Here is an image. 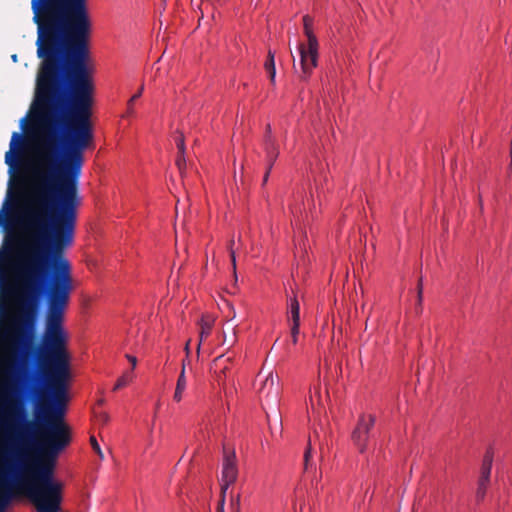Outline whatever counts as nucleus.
Masks as SVG:
<instances>
[{
  "mask_svg": "<svg viewBox=\"0 0 512 512\" xmlns=\"http://www.w3.org/2000/svg\"><path fill=\"white\" fill-rule=\"evenodd\" d=\"M39 65L33 104L37 131L21 223L53 251L74 241L84 151L92 144L94 83L87 65V0H31Z\"/></svg>",
  "mask_w": 512,
  "mask_h": 512,
  "instance_id": "obj_1",
  "label": "nucleus"
},
{
  "mask_svg": "<svg viewBox=\"0 0 512 512\" xmlns=\"http://www.w3.org/2000/svg\"><path fill=\"white\" fill-rule=\"evenodd\" d=\"M23 206L18 216V225L24 239L20 249L17 236L8 233L0 248V290L2 295L17 299L20 312L11 318L5 327H1L0 338L8 344V353L0 360V364L13 371L16 368L18 354L25 363L30 355V344L36 326L38 304L48 294L55 281L60 262H67L70 278H72L70 262L64 257L65 250L73 241L55 252L51 240H36L29 236L21 223ZM73 286V279H71ZM48 305L46 306V308Z\"/></svg>",
  "mask_w": 512,
  "mask_h": 512,
  "instance_id": "obj_2",
  "label": "nucleus"
},
{
  "mask_svg": "<svg viewBox=\"0 0 512 512\" xmlns=\"http://www.w3.org/2000/svg\"><path fill=\"white\" fill-rule=\"evenodd\" d=\"M72 292L69 266L60 262L55 281L48 294V307L44 317V329L38 348L37 359L41 365L44 386L37 389V374L26 373L23 377L28 391L39 397L38 424L34 422L31 433L39 428L41 442L39 450L59 455L71 442L70 427L64 421L67 381L70 375L68 335L64 328L65 311Z\"/></svg>",
  "mask_w": 512,
  "mask_h": 512,
  "instance_id": "obj_3",
  "label": "nucleus"
},
{
  "mask_svg": "<svg viewBox=\"0 0 512 512\" xmlns=\"http://www.w3.org/2000/svg\"><path fill=\"white\" fill-rule=\"evenodd\" d=\"M22 403L8 398L0 416V512L25 495L37 512H60L62 482L54 479L57 455L39 450Z\"/></svg>",
  "mask_w": 512,
  "mask_h": 512,
  "instance_id": "obj_4",
  "label": "nucleus"
},
{
  "mask_svg": "<svg viewBox=\"0 0 512 512\" xmlns=\"http://www.w3.org/2000/svg\"><path fill=\"white\" fill-rule=\"evenodd\" d=\"M303 24L304 32L307 36V45L300 44L299 46L301 65V74L299 76L302 80H306L317 65L318 41L312 32V19L308 15L303 17Z\"/></svg>",
  "mask_w": 512,
  "mask_h": 512,
  "instance_id": "obj_5",
  "label": "nucleus"
},
{
  "mask_svg": "<svg viewBox=\"0 0 512 512\" xmlns=\"http://www.w3.org/2000/svg\"><path fill=\"white\" fill-rule=\"evenodd\" d=\"M375 424V416L362 414L352 432L351 439L360 453H364L367 448V442L370 437V431Z\"/></svg>",
  "mask_w": 512,
  "mask_h": 512,
  "instance_id": "obj_6",
  "label": "nucleus"
},
{
  "mask_svg": "<svg viewBox=\"0 0 512 512\" xmlns=\"http://www.w3.org/2000/svg\"><path fill=\"white\" fill-rule=\"evenodd\" d=\"M223 467H222V484H221V493L226 494V491L230 485H232L238 475L237 465H236V455L234 450H228L226 446L223 447Z\"/></svg>",
  "mask_w": 512,
  "mask_h": 512,
  "instance_id": "obj_7",
  "label": "nucleus"
},
{
  "mask_svg": "<svg viewBox=\"0 0 512 512\" xmlns=\"http://www.w3.org/2000/svg\"><path fill=\"white\" fill-rule=\"evenodd\" d=\"M26 145L25 137L19 132H13L10 149L5 154V163L9 166L10 171L20 166Z\"/></svg>",
  "mask_w": 512,
  "mask_h": 512,
  "instance_id": "obj_8",
  "label": "nucleus"
},
{
  "mask_svg": "<svg viewBox=\"0 0 512 512\" xmlns=\"http://www.w3.org/2000/svg\"><path fill=\"white\" fill-rule=\"evenodd\" d=\"M258 392L261 398L264 397L267 400L275 402L280 392L278 377H274L273 374L270 372L262 381L261 386L258 389Z\"/></svg>",
  "mask_w": 512,
  "mask_h": 512,
  "instance_id": "obj_9",
  "label": "nucleus"
},
{
  "mask_svg": "<svg viewBox=\"0 0 512 512\" xmlns=\"http://www.w3.org/2000/svg\"><path fill=\"white\" fill-rule=\"evenodd\" d=\"M287 321L289 326L296 325L300 326V303L297 299L296 294L293 292V296L287 300Z\"/></svg>",
  "mask_w": 512,
  "mask_h": 512,
  "instance_id": "obj_10",
  "label": "nucleus"
},
{
  "mask_svg": "<svg viewBox=\"0 0 512 512\" xmlns=\"http://www.w3.org/2000/svg\"><path fill=\"white\" fill-rule=\"evenodd\" d=\"M265 150H266L267 158H268V162H269L268 165H271V167H272L278 157L279 152L275 146L274 139L271 136L270 125H267V128H266Z\"/></svg>",
  "mask_w": 512,
  "mask_h": 512,
  "instance_id": "obj_11",
  "label": "nucleus"
},
{
  "mask_svg": "<svg viewBox=\"0 0 512 512\" xmlns=\"http://www.w3.org/2000/svg\"><path fill=\"white\" fill-rule=\"evenodd\" d=\"M492 463H493V451H492V449H488L484 455L482 466H481L480 478H482V482H490Z\"/></svg>",
  "mask_w": 512,
  "mask_h": 512,
  "instance_id": "obj_12",
  "label": "nucleus"
},
{
  "mask_svg": "<svg viewBox=\"0 0 512 512\" xmlns=\"http://www.w3.org/2000/svg\"><path fill=\"white\" fill-rule=\"evenodd\" d=\"M186 385H187V380H186V376H185V369H184V367H182L180 375L177 379L176 388H175V392H174V396H173V399L176 402H180L182 400V394L186 389Z\"/></svg>",
  "mask_w": 512,
  "mask_h": 512,
  "instance_id": "obj_13",
  "label": "nucleus"
},
{
  "mask_svg": "<svg viewBox=\"0 0 512 512\" xmlns=\"http://www.w3.org/2000/svg\"><path fill=\"white\" fill-rule=\"evenodd\" d=\"M264 68L269 76V79L272 84L275 83V76H276V69H275V60H274V53L269 50L268 56L264 64Z\"/></svg>",
  "mask_w": 512,
  "mask_h": 512,
  "instance_id": "obj_14",
  "label": "nucleus"
},
{
  "mask_svg": "<svg viewBox=\"0 0 512 512\" xmlns=\"http://www.w3.org/2000/svg\"><path fill=\"white\" fill-rule=\"evenodd\" d=\"M11 210V205L6 200L3 203L2 208L0 209V227H4L5 230L9 229V213Z\"/></svg>",
  "mask_w": 512,
  "mask_h": 512,
  "instance_id": "obj_15",
  "label": "nucleus"
},
{
  "mask_svg": "<svg viewBox=\"0 0 512 512\" xmlns=\"http://www.w3.org/2000/svg\"><path fill=\"white\" fill-rule=\"evenodd\" d=\"M201 332H200V341L204 338H207L210 335L212 329V321L203 317L201 319ZM201 342L198 344V350L200 349Z\"/></svg>",
  "mask_w": 512,
  "mask_h": 512,
  "instance_id": "obj_16",
  "label": "nucleus"
},
{
  "mask_svg": "<svg viewBox=\"0 0 512 512\" xmlns=\"http://www.w3.org/2000/svg\"><path fill=\"white\" fill-rule=\"evenodd\" d=\"M133 379L132 372L126 371L122 374L120 378L116 381L113 391H117L125 386H127Z\"/></svg>",
  "mask_w": 512,
  "mask_h": 512,
  "instance_id": "obj_17",
  "label": "nucleus"
},
{
  "mask_svg": "<svg viewBox=\"0 0 512 512\" xmlns=\"http://www.w3.org/2000/svg\"><path fill=\"white\" fill-rule=\"evenodd\" d=\"M143 90H144V86L142 85L139 90L137 91V93H135L128 101L127 103V115H133L134 113V109H133V104L134 102H137V99H139L143 93Z\"/></svg>",
  "mask_w": 512,
  "mask_h": 512,
  "instance_id": "obj_18",
  "label": "nucleus"
},
{
  "mask_svg": "<svg viewBox=\"0 0 512 512\" xmlns=\"http://www.w3.org/2000/svg\"><path fill=\"white\" fill-rule=\"evenodd\" d=\"M223 360V355H220L218 356L214 361H213V366L215 369H220L219 371V375H218V380L220 381L222 379V376L225 377L226 376V371L228 370V366H223L221 367V362Z\"/></svg>",
  "mask_w": 512,
  "mask_h": 512,
  "instance_id": "obj_19",
  "label": "nucleus"
},
{
  "mask_svg": "<svg viewBox=\"0 0 512 512\" xmlns=\"http://www.w3.org/2000/svg\"><path fill=\"white\" fill-rule=\"evenodd\" d=\"M488 485H489V482H482V478H479L478 488L476 491V497H477L478 501L483 500Z\"/></svg>",
  "mask_w": 512,
  "mask_h": 512,
  "instance_id": "obj_20",
  "label": "nucleus"
},
{
  "mask_svg": "<svg viewBox=\"0 0 512 512\" xmlns=\"http://www.w3.org/2000/svg\"><path fill=\"white\" fill-rule=\"evenodd\" d=\"M176 146L179 154H185V140L184 135L179 132L178 136L175 137Z\"/></svg>",
  "mask_w": 512,
  "mask_h": 512,
  "instance_id": "obj_21",
  "label": "nucleus"
},
{
  "mask_svg": "<svg viewBox=\"0 0 512 512\" xmlns=\"http://www.w3.org/2000/svg\"><path fill=\"white\" fill-rule=\"evenodd\" d=\"M237 325L232 327V335L228 337L225 333L223 335V344H228L229 346L234 345L236 342L237 337V331H236Z\"/></svg>",
  "mask_w": 512,
  "mask_h": 512,
  "instance_id": "obj_22",
  "label": "nucleus"
},
{
  "mask_svg": "<svg viewBox=\"0 0 512 512\" xmlns=\"http://www.w3.org/2000/svg\"><path fill=\"white\" fill-rule=\"evenodd\" d=\"M90 444L92 446V449L97 453L100 459H104V454L100 448V445L98 444L96 438L94 436L90 437Z\"/></svg>",
  "mask_w": 512,
  "mask_h": 512,
  "instance_id": "obj_23",
  "label": "nucleus"
},
{
  "mask_svg": "<svg viewBox=\"0 0 512 512\" xmlns=\"http://www.w3.org/2000/svg\"><path fill=\"white\" fill-rule=\"evenodd\" d=\"M229 508H230V512H240L241 506H240V496L239 495L231 498Z\"/></svg>",
  "mask_w": 512,
  "mask_h": 512,
  "instance_id": "obj_24",
  "label": "nucleus"
},
{
  "mask_svg": "<svg viewBox=\"0 0 512 512\" xmlns=\"http://www.w3.org/2000/svg\"><path fill=\"white\" fill-rule=\"evenodd\" d=\"M176 165L180 171L181 174H183L185 168H186V159H185V154H179L178 153V156H177V159H176Z\"/></svg>",
  "mask_w": 512,
  "mask_h": 512,
  "instance_id": "obj_25",
  "label": "nucleus"
},
{
  "mask_svg": "<svg viewBox=\"0 0 512 512\" xmlns=\"http://www.w3.org/2000/svg\"><path fill=\"white\" fill-rule=\"evenodd\" d=\"M94 415L97 418V420L99 422H101L102 424H106L109 421V415L106 412H103V411L97 412L96 410H94Z\"/></svg>",
  "mask_w": 512,
  "mask_h": 512,
  "instance_id": "obj_26",
  "label": "nucleus"
},
{
  "mask_svg": "<svg viewBox=\"0 0 512 512\" xmlns=\"http://www.w3.org/2000/svg\"><path fill=\"white\" fill-rule=\"evenodd\" d=\"M290 333H291V338H292L293 344H296L298 341L299 333H300V326L291 325Z\"/></svg>",
  "mask_w": 512,
  "mask_h": 512,
  "instance_id": "obj_27",
  "label": "nucleus"
},
{
  "mask_svg": "<svg viewBox=\"0 0 512 512\" xmlns=\"http://www.w3.org/2000/svg\"><path fill=\"white\" fill-rule=\"evenodd\" d=\"M233 244H234V240H231L230 241V257H231L233 269L235 270L236 269V258H235V252L232 248Z\"/></svg>",
  "mask_w": 512,
  "mask_h": 512,
  "instance_id": "obj_28",
  "label": "nucleus"
},
{
  "mask_svg": "<svg viewBox=\"0 0 512 512\" xmlns=\"http://www.w3.org/2000/svg\"><path fill=\"white\" fill-rule=\"evenodd\" d=\"M8 315V308L6 306H0V324Z\"/></svg>",
  "mask_w": 512,
  "mask_h": 512,
  "instance_id": "obj_29",
  "label": "nucleus"
},
{
  "mask_svg": "<svg viewBox=\"0 0 512 512\" xmlns=\"http://www.w3.org/2000/svg\"><path fill=\"white\" fill-rule=\"evenodd\" d=\"M311 457V447L309 446L306 451H305V454H304V464H305V468L307 469L308 467V463H309V459Z\"/></svg>",
  "mask_w": 512,
  "mask_h": 512,
  "instance_id": "obj_30",
  "label": "nucleus"
},
{
  "mask_svg": "<svg viewBox=\"0 0 512 512\" xmlns=\"http://www.w3.org/2000/svg\"><path fill=\"white\" fill-rule=\"evenodd\" d=\"M422 292H423V284H422V278L419 279L418 282V302L421 304L422 302Z\"/></svg>",
  "mask_w": 512,
  "mask_h": 512,
  "instance_id": "obj_31",
  "label": "nucleus"
},
{
  "mask_svg": "<svg viewBox=\"0 0 512 512\" xmlns=\"http://www.w3.org/2000/svg\"><path fill=\"white\" fill-rule=\"evenodd\" d=\"M125 357L131 363L132 370H133L136 367V365H137V358L135 356L130 355V354H126Z\"/></svg>",
  "mask_w": 512,
  "mask_h": 512,
  "instance_id": "obj_32",
  "label": "nucleus"
},
{
  "mask_svg": "<svg viewBox=\"0 0 512 512\" xmlns=\"http://www.w3.org/2000/svg\"><path fill=\"white\" fill-rule=\"evenodd\" d=\"M225 495L226 494L221 493V499L219 501L218 508H217L218 512H224Z\"/></svg>",
  "mask_w": 512,
  "mask_h": 512,
  "instance_id": "obj_33",
  "label": "nucleus"
},
{
  "mask_svg": "<svg viewBox=\"0 0 512 512\" xmlns=\"http://www.w3.org/2000/svg\"><path fill=\"white\" fill-rule=\"evenodd\" d=\"M227 306L231 310L230 315H228V320L230 321V320H233L236 317V312H235V309H234L232 304L228 303Z\"/></svg>",
  "mask_w": 512,
  "mask_h": 512,
  "instance_id": "obj_34",
  "label": "nucleus"
},
{
  "mask_svg": "<svg viewBox=\"0 0 512 512\" xmlns=\"http://www.w3.org/2000/svg\"><path fill=\"white\" fill-rule=\"evenodd\" d=\"M271 165H268L267 167V170L265 172V175L263 177V183L265 184L267 181H268V177H269V174H270V171H271Z\"/></svg>",
  "mask_w": 512,
  "mask_h": 512,
  "instance_id": "obj_35",
  "label": "nucleus"
},
{
  "mask_svg": "<svg viewBox=\"0 0 512 512\" xmlns=\"http://www.w3.org/2000/svg\"><path fill=\"white\" fill-rule=\"evenodd\" d=\"M104 403H105V400L103 398H101L97 401V405H99V406L103 405Z\"/></svg>",
  "mask_w": 512,
  "mask_h": 512,
  "instance_id": "obj_36",
  "label": "nucleus"
},
{
  "mask_svg": "<svg viewBox=\"0 0 512 512\" xmlns=\"http://www.w3.org/2000/svg\"><path fill=\"white\" fill-rule=\"evenodd\" d=\"M185 350H186V353H187V356L189 355V342L186 344V347H185Z\"/></svg>",
  "mask_w": 512,
  "mask_h": 512,
  "instance_id": "obj_37",
  "label": "nucleus"
},
{
  "mask_svg": "<svg viewBox=\"0 0 512 512\" xmlns=\"http://www.w3.org/2000/svg\"><path fill=\"white\" fill-rule=\"evenodd\" d=\"M186 365H187V362H185V361H184V362H183V366H182V367H184V368H185V366H186Z\"/></svg>",
  "mask_w": 512,
  "mask_h": 512,
  "instance_id": "obj_38",
  "label": "nucleus"
}]
</instances>
